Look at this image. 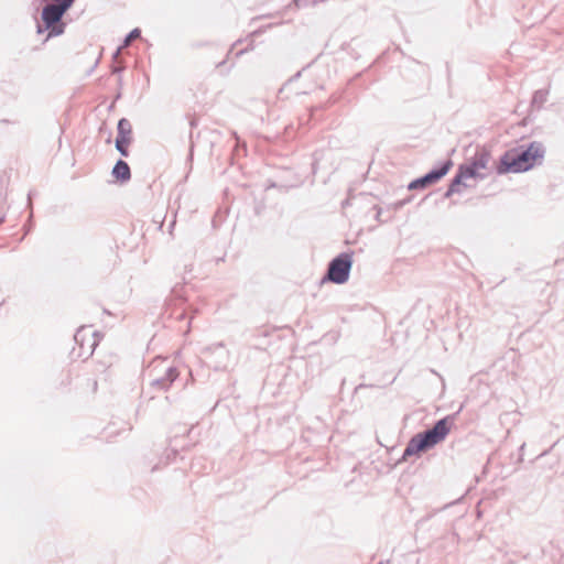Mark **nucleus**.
<instances>
[{"label":"nucleus","instance_id":"nucleus-7","mask_svg":"<svg viewBox=\"0 0 564 564\" xmlns=\"http://www.w3.org/2000/svg\"><path fill=\"white\" fill-rule=\"evenodd\" d=\"M202 352L206 358H210L213 355H217V360L213 365L215 369L226 367L227 360L229 358V351L226 349L223 343H217L205 347Z\"/></svg>","mask_w":564,"mask_h":564},{"label":"nucleus","instance_id":"nucleus-3","mask_svg":"<svg viewBox=\"0 0 564 564\" xmlns=\"http://www.w3.org/2000/svg\"><path fill=\"white\" fill-rule=\"evenodd\" d=\"M68 9L56 3H46L42 9V24L37 25V33L47 31V39L62 35L66 28L63 17Z\"/></svg>","mask_w":564,"mask_h":564},{"label":"nucleus","instance_id":"nucleus-15","mask_svg":"<svg viewBox=\"0 0 564 564\" xmlns=\"http://www.w3.org/2000/svg\"><path fill=\"white\" fill-rule=\"evenodd\" d=\"M457 174L462 175L463 180L479 176L475 164L470 162L459 165Z\"/></svg>","mask_w":564,"mask_h":564},{"label":"nucleus","instance_id":"nucleus-11","mask_svg":"<svg viewBox=\"0 0 564 564\" xmlns=\"http://www.w3.org/2000/svg\"><path fill=\"white\" fill-rule=\"evenodd\" d=\"M490 153L486 149H479L471 158L470 163L475 164L477 170L485 169L488 164Z\"/></svg>","mask_w":564,"mask_h":564},{"label":"nucleus","instance_id":"nucleus-18","mask_svg":"<svg viewBox=\"0 0 564 564\" xmlns=\"http://www.w3.org/2000/svg\"><path fill=\"white\" fill-rule=\"evenodd\" d=\"M420 187H423V176L417 177L416 180L411 182L410 185H409V189L420 188Z\"/></svg>","mask_w":564,"mask_h":564},{"label":"nucleus","instance_id":"nucleus-13","mask_svg":"<svg viewBox=\"0 0 564 564\" xmlns=\"http://www.w3.org/2000/svg\"><path fill=\"white\" fill-rule=\"evenodd\" d=\"M118 134L117 138H122L131 141L132 127L128 119L122 118L118 122Z\"/></svg>","mask_w":564,"mask_h":564},{"label":"nucleus","instance_id":"nucleus-17","mask_svg":"<svg viewBox=\"0 0 564 564\" xmlns=\"http://www.w3.org/2000/svg\"><path fill=\"white\" fill-rule=\"evenodd\" d=\"M141 32L139 29H133L124 39L123 46H128L133 40L140 36Z\"/></svg>","mask_w":564,"mask_h":564},{"label":"nucleus","instance_id":"nucleus-21","mask_svg":"<svg viewBox=\"0 0 564 564\" xmlns=\"http://www.w3.org/2000/svg\"><path fill=\"white\" fill-rule=\"evenodd\" d=\"M524 447H525V444L523 443V444L520 446V453H521V454L524 452Z\"/></svg>","mask_w":564,"mask_h":564},{"label":"nucleus","instance_id":"nucleus-10","mask_svg":"<svg viewBox=\"0 0 564 564\" xmlns=\"http://www.w3.org/2000/svg\"><path fill=\"white\" fill-rule=\"evenodd\" d=\"M112 175L120 182H128L131 178L128 163L123 160H118L112 169Z\"/></svg>","mask_w":564,"mask_h":564},{"label":"nucleus","instance_id":"nucleus-6","mask_svg":"<svg viewBox=\"0 0 564 564\" xmlns=\"http://www.w3.org/2000/svg\"><path fill=\"white\" fill-rule=\"evenodd\" d=\"M74 339L78 344L80 352L79 356L89 357L93 355L95 348L100 341L99 333L93 330L90 327L82 326L75 334Z\"/></svg>","mask_w":564,"mask_h":564},{"label":"nucleus","instance_id":"nucleus-23","mask_svg":"<svg viewBox=\"0 0 564 564\" xmlns=\"http://www.w3.org/2000/svg\"><path fill=\"white\" fill-rule=\"evenodd\" d=\"M188 324H191V323L188 322ZM187 332H189V325H187L186 333H187Z\"/></svg>","mask_w":564,"mask_h":564},{"label":"nucleus","instance_id":"nucleus-19","mask_svg":"<svg viewBox=\"0 0 564 564\" xmlns=\"http://www.w3.org/2000/svg\"><path fill=\"white\" fill-rule=\"evenodd\" d=\"M176 318L180 319V321L184 319L185 318V313L184 312L180 313V315H177Z\"/></svg>","mask_w":564,"mask_h":564},{"label":"nucleus","instance_id":"nucleus-12","mask_svg":"<svg viewBox=\"0 0 564 564\" xmlns=\"http://www.w3.org/2000/svg\"><path fill=\"white\" fill-rule=\"evenodd\" d=\"M467 187V184L463 182L462 175L457 174L451 181L447 191L444 194L445 198H449L455 193H462V188Z\"/></svg>","mask_w":564,"mask_h":564},{"label":"nucleus","instance_id":"nucleus-5","mask_svg":"<svg viewBox=\"0 0 564 564\" xmlns=\"http://www.w3.org/2000/svg\"><path fill=\"white\" fill-rule=\"evenodd\" d=\"M454 422L453 415L438 420L431 429L425 430V451L443 442L448 435Z\"/></svg>","mask_w":564,"mask_h":564},{"label":"nucleus","instance_id":"nucleus-4","mask_svg":"<svg viewBox=\"0 0 564 564\" xmlns=\"http://www.w3.org/2000/svg\"><path fill=\"white\" fill-rule=\"evenodd\" d=\"M351 267V254L343 252L329 262L325 278L336 284H343L348 281Z\"/></svg>","mask_w":564,"mask_h":564},{"label":"nucleus","instance_id":"nucleus-2","mask_svg":"<svg viewBox=\"0 0 564 564\" xmlns=\"http://www.w3.org/2000/svg\"><path fill=\"white\" fill-rule=\"evenodd\" d=\"M180 372L165 358H155L148 369L149 388L154 391H167Z\"/></svg>","mask_w":564,"mask_h":564},{"label":"nucleus","instance_id":"nucleus-8","mask_svg":"<svg viewBox=\"0 0 564 564\" xmlns=\"http://www.w3.org/2000/svg\"><path fill=\"white\" fill-rule=\"evenodd\" d=\"M452 165L453 162L451 160H445L441 162L436 167L425 173V186L438 182L443 176L447 174Z\"/></svg>","mask_w":564,"mask_h":564},{"label":"nucleus","instance_id":"nucleus-1","mask_svg":"<svg viewBox=\"0 0 564 564\" xmlns=\"http://www.w3.org/2000/svg\"><path fill=\"white\" fill-rule=\"evenodd\" d=\"M545 155L543 143L532 141L529 144H521L507 150L499 160L497 173L499 175L507 173H523L535 165H540Z\"/></svg>","mask_w":564,"mask_h":564},{"label":"nucleus","instance_id":"nucleus-14","mask_svg":"<svg viewBox=\"0 0 564 564\" xmlns=\"http://www.w3.org/2000/svg\"><path fill=\"white\" fill-rule=\"evenodd\" d=\"M547 95H549V91L545 89H539V90L534 91L532 100H531V107L536 110H540L543 107V105L546 102Z\"/></svg>","mask_w":564,"mask_h":564},{"label":"nucleus","instance_id":"nucleus-9","mask_svg":"<svg viewBox=\"0 0 564 564\" xmlns=\"http://www.w3.org/2000/svg\"><path fill=\"white\" fill-rule=\"evenodd\" d=\"M423 451V432L415 434L411 441L408 443L403 455L402 460H408L409 457L413 455H419L420 452Z\"/></svg>","mask_w":564,"mask_h":564},{"label":"nucleus","instance_id":"nucleus-16","mask_svg":"<svg viewBox=\"0 0 564 564\" xmlns=\"http://www.w3.org/2000/svg\"><path fill=\"white\" fill-rule=\"evenodd\" d=\"M130 143V140L122 139V138H116V149L122 156H128V145Z\"/></svg>","mask_w":564,"mask_h":564},{"label":"nucleus","instance_id":"nucleus-20","mask_svg":"<svg viewBox=\"0 0 564 564\" xmlns=\"http://www.w3.org/2000/svg\"><path fill=\"white\" fill-rule=\"evenodd\" d=\"M4 220V215L0 212V225L3 223Z\"/></svg>","mask_w":564,"mask_h":564},{"label":"nucleus","instance_id":"nucleus-22","mask_svg":"<svg viewBox=\"0 0 564 564\" xmlns=\"http://www.w3.org/2000/svg\"><path fill=\"white\" fill-rule=\"evenodd\" d=\"M549 453V451H544L540 456H544Z\"/></svg>","mask_w":564,"mask_h":564}]
</instances>
